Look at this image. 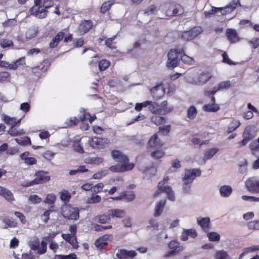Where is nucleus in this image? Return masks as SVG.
Listing matches in <instances>:
<instances>
[{
	"label": "nucleus",
	"instance_id": "f257e3e1",
	"mask_svg": "<svg viewBox=\"0 0 259 259\" xmlns=\"http://www.w3.org/2000/svg\"><path fill=\"white\" fill-rule=\"evenodd\" d=\"M183 48H179L171 49L168 53V60L167 67L169 68H174L178 65L179 62V55L184 52Z\"/></svg>",
	"mask_w": 259,
	"mask_h": 259
},
{
	"label": "nucleus",
	"instance_id": "f03ea898",
	"mask_svg": "<svg viewBox=\"0 0 259 259\" xmlns=\"http://www.w3.org/2000/svg\"><path fill=\"white\" fill-rule=\"evenodd\" d=\"M164 10L165 15L170 17L181 15L184 12L183 8L180 5L174 3L164 4Z\"/></svg>",
	"mask_w": 259,
	"mask_h": 259
},
{
	"label": "nucleus",
	"instance_id": "7ed1b4c3",
	"mask_svg": "<svg viewBox=\"0 0 259 259\" xmlns=\"http://www.w3.org/2000/svg\"><path fill=\"white\" fill-rule=\"evenodd\" d=\"M62 215L69 220H77L79 218V210L77 208L72 207L69 205L62 207Z\"/></svg>",
	"mask_w": 259,
	"mask_h": 259
},
{
	"label": "nucleus",
	"instance_id": "20e7f679",
	"mask_svg": "<svg viewBox=\"0 0 259 259\" xmlns=\"http://www.w3.org/2000/svg\"><path fill=\"white\" fill-rule=\"evenodd\" d=\"M48 172L45 171H39L35 173L36 178L32 181L27 182L25 186L29 187L35 184H42L50 180V177L47 175Z\"/></svg>",
	"mask_w": 259,
	"mask_h": 259
},
{
	"label": "nucleus",
	"instance_id": "39448f33",
	"mask_svg": "<svg viewBox=\"0 0 259 259\" xmlns=\"http://www.w3.org/2000/svg\"><path fill=\"white\" fill-rule=\"evenodd\" d=\"M246 189L252 193H259V180L256 177L247 179L245 182Z\"/></svg>",
	"mask_w": 259,
	"mask_h": 259
},
{
	"label": "nucleus",
	"instance_id": "423d86ee",
	"mask_svg": "<svg viewBox=\"0 0 259 259\" xmlns=\"http://www.w3.org/2000/svg\"><path fill=\"white\" fill-rule=\"evenodd\" d=\"M90 146L94 149L103 148L108 145L110 141L107 138L94 137L90 139L88 141Z\"/></svg>",
	"mask_w": 259,
	"mask_h": 259
},
{
	"label": "nucleus",
	"instance_id": "0eeeda50",
	"mask_svg": "<svg viewBox=\"0 0 259 259\" xmlns=\"http://www.w3.org/2000/svg\"><path fill=\"white\" fill-rule=\"evenodd\" d=\"M161 184H162V182L158 183V189L155 192L154 195L156 196L161 192H164L166 194L167 198L169 200L174 201L175 200V196L171 188L168 186H164L162 188Z\"/></svg>",
	"mask_w": 259,
	"mask_h": 259
},
{
	"label": "nucleus",
	"instance_id": "6e6552de",
	"mask_svg": "<svg viewBox=\"0 0 259 259\" xmlns=\"http://www.w3.org/2000/svg\"><path fill=\"white\" fill-rule=\"evenodd\" d=\"M201 175V170L199 168L187 169L185 171L183 181L192 183L196 177Z\"/></svg>",
	"mask_w": 259,
	"mask_h": 259
},
{
	"label": "nucleus",
	"instance_id": "1a4fd4ad",
	"mask_svg": "<svg viewBox=\"0 0 259 259\" xmlns=\"http://www.w3.org/2000/svg\"><path fill=\"white\" fill-rule=\"evenodd\" d=\"M168 247L171 249L168 251L165 255V257H171L174 255L179 253L183 250V247L180 245V243L176 241H171L168 244Z\"/></svg>",
	"mask_w": 259,
	"mask_h": 259
},
{
	"label": "nucleus",
	"instance_id": "9d476101",
	"mask_svg": "<svg viewBox=\"0 0 259 259\" xmlns=\"http://www.w3.org/2000/svg\"><path fill=\"white\" fill-rule=\"evenodd\" d=\"M134 166L135 165L133 163L130 164H117L115 165L110 167L109 169L112 172H124L132 170L134 168Z\"/></svg>",
	"mask_w": 259,
	"mask_h": 259
},
{
	"label": "nucleus",
	"instance_id": "9b49d317",
	"mask_svg": "<svg viewBox=\"0 0 259 259\" xmlns=\"http://www.w3.org/2000/svg\"><path fill=\"white\" fill-rule=\"evenodd\" d=\"M240 6L241 4L239 0H232L228 5L224 8H222L221 14L223 15H225L231 13L237 7Z\"/></svg>",
	"mask_w": 259,
	"mask_h": 259
},
{
	"label": "nucleus",
	"instance_id": "f8f14e48",
	"mask_svg": "<svg viewBox=\"0 0 259 259\" xmlns=\"http://www.w3.org/2000/svg\"><path fill=\"white\" fill-rule=\"evenodd\" d=\"M30 12L31 15L41 19L47 16L48 11L43 6H39L38 7H32L30 9Z\"/></svg>",
	"mask_w": 259,
	"mask_h": 259
},
{
	"label": "nucleus",
	"instance_id": "ddd939ff",
	"mask_svg": "<svg viewBox=\"0 0 259 259\" xmlns=\"http://www.w3.org/2000/svg\"><path fill=\"white\" fill-rule=\"evenodd\" d=\"M153 98L155 100L160 99L165 94V90L161 84L157 85L151 89Z\"/></svg>",
	"mask_w": 259,
	"mask_h": 259
},
{
	"label": "nucleus",
	"instance_id": "4468645a",
	"mask_svg": "<svg viewBox=\"0 0 259 259\" xmlns=\"http://www.w3.org/2000/svg\"><path fill=\"white\" fill-rule=\"evenodd\" d=\"M137 252L135 250H127L124 249L118 250L116 253V256L119 259H127L134 258L137 255Z\"/></svg>",
	"mask_w": 259,
	"mask_h": 259
},
{
	"label": "nucleus",
	"instance_id": "2eb2a0df",
	"mask_svg": "<svg viewBox=\"0 0 259 259\" xmlns=\"http://www.w3.org/2000/svg\"><path fill=\"white\" fill-rule=\"evenodd\" d=\"M112 158L116 161L122 164H130L127 157L119 150H113L111 152Z\"/></svg>",
	"mask_w": 259,
	"mask_h": 259
},
{
	"label": "nucleus",
	"instance_id": "dca6fc26",
	"mask_svg": "<svg viewBox=\"0 0 259 259\" xmlns=\"http://www.w3.org/2000/svg\"><path fill=\"white\" fill-rule=\"evenodd\" d=\"M112 237V235H104L95 241V245L99 249H102L108 244L107 241Z\"/></svg>",
	"mask_w": 259,
	"mask_h": 259
},
{
	"label": "nucleus",
	"instance_id": "f3484780",
	"mask_svg": "<svg viewBox=\"0 0 259 259\" xmlns=\"http://www.w3.org/2000/svg\"><path fill=\"white\" fill-rule=\"evenodd\" d=\"M93 26V22L91 20H84L78 26V31L81 34L88 32Z\"/></svg>",
	"mask_w": 259,
	"mask_h": 259
},
{
	"label": "nucleus",
	"instance_id": "a211bd4d",
	"mask_svg": "<svg viewBox=\"0 0 259 259\" xmlns=\"http://www.w3.org/2000/svg\"><path fill=\"white\" fill-rule=\"evenodd\" d=\"M226 35L228 40L231 44L236 43L239 40L238 33L235 29H227L226 30Z\"/></svg>",
	"mask_w": 259,
	"mask_h": 259
},
{
	"label": "nucleus",
	"instance_id": "6ab92c4d",
	"mask_svg": "<svg viewBox=\"0 0 259 259\" xmlns=\"http://www.w3.org/2000/svg\"><path fill=\"white\" fill-rule=\"evenodd\" d=\"M257 133V130L254 126L249 125L246 127L243 133V137H246L250 141L253 139Z\"/></svg>",
	"mask_w": 259,
	"mask_h": 259
},
{
	"label": "nucleus",
	"instance_id": "aec40b11",
	"mask_svg": "<svg viewBox=\"0 0 259 259\" xmlns=\"http://www.w3.org/2000/svg\"><path fill=\"white\" fill-rule=\"evenodd\" d=\"M210 219L208 217L198 218L197 220V224L205 232L209 231L210 228Z\"/></svg>",
	"mask_w": 259,
	"mask_h": 259
},
{
	"label": "nucleus",
	"instance_id": "412c9836",
	"mask_svg": "<svg viewBox=\"0 0 259 259\" xmlns=\"http://www.w3.org/2000/svg\"><path fill=\"white\" fill-rule=\"evenodd\" d=\"M197 236V233L195 229H184L181 235V239L183 241H186L188 239V236L191 238H195Z\"/></svg>",
	"mask_w": 259,
	"mask_h": 259
},
{
	"label": "nucleus",
	"instance_id": "4be33fe9",
	"mask_svg": "<svg viewBox=\"0 0 259 259\" xmlns=\"http://www.w3.org/2000/svg\"><path fill=\"white\" fill-rule=\"evenodd\" d=\"M0 196L5 198L9 202H12L15 198L12 192L7 188L0 186Z\"/></svg>",
	"mask_w": 259,
	"mask_h": 259
},
{
	"label": "nucleus",
	"instance_id": "5701e85b",
	"mask_svg": "<svg viewBox=\"0 0 259 259\" xmlns=\"http://www.w3.org/2000/svg\"><path fill=\"white\" fill-rule=\"evenodd\" d=\"M64 35V32L63 31H60L51 39L49 44V47L51 49H54L57 47L60 41L63 39Z\"/></svg>",
	"mask_w": 259,
	"mask_h": 259
},
{
	"label": "nucleus",
	"instance_id": "b1692460",
	"mask_svg": "<svg viewBox=\"0 0 259 259\" xmlns=\"http://www.w3.org/2000/svg\"><path fill=\"white\" fill-rule=\"evenodd\" d=\"M148 146L150 148H159L161 147L163 144L158 138L156 134L153 135L148 141Z\"/></svg>",
	"mask_w": 259,
	"mask_h": 259
},
{
	"label": "nucleus",
	"instance_id": "393cba45",
	"mask_svg": "<svg viewBox=\"0 0 259 259\" xmlns=\"http://www.w3.org/2000/svg\"><path fill=\"white\" fill-rule=\"evenodd\" d=\"M211 104L204 105L203 106V109L207 112H216L220 109V107L218 104H215V99L214 97H211Z\"/></svg>",
	"mask_w": 259,
	"mask_h": 259
},
{
	"label": "nucleus",
	"instance_id": "a878e982",
	"mask_svg": "<svg viewBox=\"0 0 259 259\" xmlns=\"http://www.w3.org/2000/svg\"><path fill=\"white\" fill-rule=\"evenodd\" d=\"M3 120L6 124L11 125V127H14L20 123L21 119L17 120L16 117H11L8 115H3Z\"/></svg>",
	"mask_w": 259,
	"mask_h": 259
},
{
	"label": "nucleus",
	"instance_id": "bb28decb",
	"mask_svg": "<svg viewBox=\"0 0 259 259\" xmlns=\"http://www.w3.org/2000/svg\"><path fill=\"white\" fill-rule=\"evenodd\" d=\"M233 189L229 185H223L220 188L219 192L223 197H228L232 193Z\"/></svg>",
	"mask_w": 259,
	"mask_h": 259
},
{
	"label": "nucleus",
	"instance_id": "cd10ccee",
	"mask_svg": "<svg viewBox=\"0 0 259 259\" xmlns=\"http://www.w3.org/2000/svg\"><path fill=\"white\" fill-rule=\"evenodd\" d=\"M108 212L109 213V215H110L111 218H121L125 214L124 210L119 209H111L108 210Z\"/></svg>",
	"mask_w": 259,
	"mask_h": 259
},
{
	"label": "nucleus",
	"instance_id": "c85d7f7f",
	"mask_svg": "<svg viewBox=\"0 0 259 259\" xmlns=\"http://www.w3.org/2000/svg\"><path fill=\"white\" fill-rule=\"evenodd\" d=\"M174 109V107L171 105H168L167 102L164 101L160 105V114H167Z\"/></svg>",
	"mask_w": 259,
	"mask_h": 259
},
{
	"label": "nucleus",
	"instance_id": "c756f323",
	"mask_svg": "<svg viewBox=\"0 0 259 259\" xmlns=\"http://www.w3.org/2000/svg\"><path fill=\"white\" fill-rule=\"evenodd\" d=\"M95 220L101 224H106L110 222L111 217L107 211L106 213L96 216Z\"/></svg>",
	"mask_w": 259,
	"mask_h": 259
},
{
	"label": "nucleus",
	"instance_id": "7c9ffc66",
	"mask_svg": "<svg viewBox=\"0 0 259 259\" xmlns=\"http://www.w3.org/2000/svg\"><path fill=\"white\" fill-rule=\"evenodd\" d=\"M29 246L33 250H38L40 246L39 239L34 236L30 239L29 241Z\"/></svg>",
	"mask_w": 259,
	"mask_h": 259
},
{
	"label": "nucleus",
	"instance_id": "2f4dec72",
	"mask_svg": "<svg viewBox=\"0 0 259 259\" xmlns=\"http://www.w3.org/2000/svg\"><path fill=\"white\" fill-rule=\"evenodd\" d=\"M8 133L12 137H17L25 134V132L22 128L18 129L14 126L10 127Z\"/></svg>",
	"mask_w": 259,
	"mask_h": 259
},
{
	"label": "nucleus",
	"instance_id": "473e14b6",
	"mask_svg": "<svg viewBox=\"0 0 259 259\" xmlns=\"http://www.w3.org/2000/svg\"><path fill=\"white\" fill-rule=\"evenodd\" d=\"M25 64V58L22 57V58H21L18 59L15 62H14L12 64H9L8 63V68L10 69L15 70L18 67V66L19 65H24Z\"/></svg>",
	"mask_w": 259,
	"mask_h": 259
},
{
	"label": "nucleus",
	"instance_id": "72a5a7b5",
	"mask_svg": "<svg viewBox=\"0 0 259 259\" xmlns=\"http://www.w3.org/2000/svg\"><path fill=\"white\" fill-rule=\"evenodd\" d=\"M165 204V200H160L158 203V204L155 206V213H154V216L155 217H158L159 216L163 209V208Z\"/></svg>",
	"mask_w": 259,
	"mask_h": 259
},
{
	"label": "nucleus",
	"instance_id": "f704fd0d",
	"mask_svg": "<svg viewBox=\"0 0 259 259\" xmlns=\"http://www.w3.org/2000/svg\"><path fill=\"white\" fill-rule=\"evenodd\" d=\"M15 140L20 145L27 146L31 145L30 139L27 136L21 137L20 138H16L15 139Z\"/></svg>",
	"mask_w": 259,
	"mask_h": 259
},
{
	"label": "nucleus",
	"instance_id": "c9c22d12",
	"mask_svg": "<svg viewBox=\"0 0 259 259\" xmlns=\"http://www.w3.org/2000/svg\"><path fill=\"white\" fill-rule=\"evenodd\" d=\"M231 87V83L230 80L223 81L219 83L218 87H216L217 91L227 90Z\"/></svg>",
	"mask_w": 259,
	"mask_h": 259
},
{
	"label": "nucleus",
	"instance_id": "e433bc0d",
	"mask_svg": "<svg viewBox=\"0 0 259 259\" xmlns=\"http://www.w3.org/2000/svg\"><path fill=\"white\" fill-rule=\"evenodd\" d=\"M240 125V122L239 120L236 119H233L231 121V122L229 123L227 131L228 133H231L235 130L238 127H239Z\"/></svg>",
	"mask_w": 259,
	"mask_h": 259
},
{
	"label": "nucleus",
	"instance_id": "4c0bfd02",
	"mask_svg": "<svg viewBox=\"0 0 259 259\" xmlns=\"http://www.w3.org/2000/svg\"><path fill=\"white\" fill-rule=\"evenodd\" d=\"M257 250H259V245L256 246H252L244 248L242 253L239 255V259L243 258L245 254Z\"/></svg>",
	"mask_w": 259,
	"mask_h": 259
},
{
	"label": "nucleus",
	"instance_id": "58836bf2",
	"mask_svg": "<svg viewBox=\"0 0 259 259\" xmlns=\"http://www.w3.org/2000/svg\"><path fill=\"white\" fill-rule=\"evenodd\" d=\"M218 151V149L213 148L206 151L204 155V160H206L211 159Z\"/></svg>",
	"mask_w": 259,
	"mask_h": 259
},
{
	"label": "nucleus",
	"instance_id": "ea45409f",
	"mask_svg": "<svg viewBox=\"0 0 259 259\" xmlns=\"http://www.w3.org/2000/svg\"><path fill=\"white\" fill-rule=\"evenodd\" d=\"M197 114V110L196 107L192 105L187 110V117L190 119H193Z\"/></svg>",
	"mask_w": 259,
	"mask_h": 259
},
{
	"label": "nucleus",
	"instance_id": "a19ab883",
	"mask_svg": "<svg viewBox=\"0 0 259 259\" xmlns=\"http://www.w3.org/2000/svg\"><path fill=\"white\" fill-rule=\"evenodd\" d=\"M53 208V206L52 205L50 206L49 209L46 210L44 213L41 215L40 218L42 222L46 224L48 223L50 219V213L54 211V210L52 208Z\"/></svg>",
	"mask_w": 259,
	"mask_h": 259
},
{
	"label": "nucleus",
	"instance_id": "79ce46f5",
	"mask_svg": "<svg viewBox=\"0 0 259 259\" xmlns=\"http://www.w3.org/2000/svg\"><path fill=\"white\" fill-rule=\"evenodd\" d=\"M148 108L153 113L160 114V105L157 103L151 101V104L149 105Z\"/></svg>",
	"mask_w": 259,
	"mask_h": 259
},
{
	"label": "nucleus",
	"instance_id": "37998d69",
	"mask_svg": "<svg viewBox=\"0 0 259 259\" xmlns=\"http://www.w3.org/2000/svg\"><path fill=\"white\" fill-rule=\"evenodd\" d=\"M56 200V197L55 194L51 193V194H48L46 199L44 200V202L48 204L51 205V206L53 205L55 202Z\"/></svg>",
	"mask_w": 259,
	"mask_h": 259
},
{
	"label": "nucleus",
	"instance_id": "c03bdc74",
	"mask_svg": "<svg viewBox=\"0 0 259 259\" xmlns=\"http://www.w3.org/2000/svg\"><path fill=\"white\" fill-rule=\"evenodd\" d=\"M151 121L156 125H159L165 122V118L161 116L155 115L151 117Z\"/></svg>",
	"mask_w": 259,
	"mask_h": 259
},
{
	"label": "nucleus",
	"instance_id": "a18cd8bd",
	"mask_svg": "<svg viewBox=\"0 0 259 259\" xmlns=\"http://www.w3.org/2000/svg\"><path fill=\"white\" fill-rule=\"evenodd\" d=\"M207 236L210 241H219L221 238L220 234L215 232L207 233Z\"/></svg>",
	"mask_w": 259,
	"mask_h": 259
},
{
	"label": "nucleus",
	"instance_id": "49530a36",
	"mask_svg": "<svg viewBox=\"0 0 259 259\" xmlns=\"http://www.w3.org/2000/svg\"><path fill=\"white\" fill-rule=\"evenodd\" d=\"M210 78L208 73H202L200 74L198 78V82L200 84L205 83Z\"/></svg>",
	"mask_w": 259,
	"mask_h": 259
},
{
	"label": "nucleus",
	"instance_id": "de8ad7c7",
	"mask_svg": "<svg viewBox=\"0 0 259 259\" xmlns=\"http://www.w3.org/2000/svg\"><path fill=\"white\" fill-rule=\"evenodd\" d=\"M3 222L5 224V226L4 227V229H7L8 228H14L17 226V223L12 219H4Z\"/></svg>",
	"mask_w": 259,
	"mask_h": 259
},
{
	"label": "nucleus",
	"instance_id": "09e8293b",
	"mask_svg": "<svg viewBox=\"0 0 259 259\" xmlns=\"http://www.w3.org/2000/svg\"><path fill=\"white\" fill-rule=\"evenodd\" d=\"M182 61L186 64H188L189 65L193 64L194 63V60L193 58L188 56V55L184 54L181 56Z\"/></svg>",
	"mask_w": 259,
	"mask_h": 259
},
{
	"label": "nucleus",
	"instance_id": "8fccbe9b",
	"mask_svg": "<svg viewBox=\"0 0 259 259\" xmlns=\"http://www.w3.org/2000/svg\"><path fill=\"white\" fill-rule=\"evenodd\" d=\"M42 69L43 67H40V66H36L32 68V72L36 77L39 78L41 76L43 72Z\"/></svg>",
	"mask_w": 259,
	"mask_h": 259
},
{
	"label": "nucleus",
	"instance_id": "3c124183",
	"mask_svg": "<svg viewBox=\"0 0 259 259\" xmlns=\"http://www.w3.org/2000/svg\"><path fill=\"white\" fill-rule=\"evenodd\" d=\"M113 4V3L110 1L104 2L101 7L100 12L103 14L105 13L110 9Z\"/></svg>",
	"mask_w": 259,
	"mask_h": 259
},
{
	"label": "nucleus",
	"instance_id": "603ef678",
	"mask_svg": "<svg viewBox=\"0 0 259 259\" xmlns=\"http://www.w3.org/2000/svg\"><path fill=\"white\" fill-rule=\"evenodd\" d=\"M122 194L123 199L125 198L126 200L128 202L132 201L135 198V195L133 192H123Z\"/></svg>",
	"mask_w": 259,
	"mask_h": 259
},
{
	"label": "nucleus",
	"instance_id": "864d4df0",
	"mask_svg": "<svg viewBox=\"0 0 259 259\" xmlns=\"http://www.w3.org/2000/svg\"><path fill=\"white\" fill-rule=\"evenodd\" d=\"M110 65V62L106 60H102L99 62V68L101 71L106 69Z\"/></svg>",
	"mask_w": 259,
	"mask_h": 259
},
{
	"label": "nucleus",
	"instance_id": "5fc2aeb1",
	"mask_svg": "<svg viewBox=\"0 0 259 259\" xmlns=\"http://www.w3.org/2000/svg\"><path fill=\"white\" fill-rule=\"evenodd\" d=\"M88 116H90L89 113H86L84 109H81L80 110V115L79 116V122L84 121L88 119Z\"/></svg>",
	"mask_w": 259,
	"mask_h": 259
},
{
	"label": "nucleus",
	"instance_id": "6e6d98bb",
	"mask_svg": "<svg viewBox=\"0 0 259 259\" xmlns=\"http://www.w3.org/2000/svg\"><path fill=\"white\" fill-rule=\"evenodd\" d=\"M229 257L227 252L223 250L217 252L215 259H227Z\"/></svg>",
	"mask_w": 259,
	"mask_h": 259
},
{
	"label": "nucleus",
	"instance_id": "4d7b16f0",
	"mask_svg": "<svg viewBox=\"0 0 259 259\" xmlns=\"http://www.w3.org/2000/svg\"><path fill=\"white\" fill-rule=\"evenodd\" d=\"M164 155V152L162 150H157L151 153V156L155 159L162 158Z\"/></svg>",
	"mask_w": 259,
	"mask_h": 259
},
{
	"label": "nucleus",
	"instance_id": "13d9d810",
	"mask_svg": "<svg viewBox=\"0 0 259 259\" xmlns=\"http://www.w3.org/2000/svg\"><path fill=\"white\" fill-rule=\"evenodd\" d=\"M181 37L183 40L186 41L191 40L194 38L190 30L183 32L182 34Z\"/></svg>",
	"mask_w": 259,
	"mask_h": 259
},
{
	"label": "nucleus",
	"instance_id": "bf43d9fd",
	"mask_svg": "<svg viewBox=\"0 0 259 259\" xmlns=\"http://www.w3.org/2000/svg\"><path fill=\"white\" fill-rule=\"evenodd\" d=\"M101 198L99 195L93 194L91 197L88 198V202L89 203H96L100 202Z\"/></svg>",
	"mask_w": 259,
	"mask_h": 259
},
{
	"label": "nucleus",
	"instance_id": "052dcab7",
	"mask_svg": "<svg viewBox=\"0 0 259 259\" xmlns=\"http://www.w3.org/2000/svg\"><path fill=\"white\" fill-rule=\"evenodd\" d=\"M79 122V120L76 117H71L69 119H67L65 123L69 126L76 125Z\"/></svg>",
	"mask_w": 259,
	"mask_h": 259
},
{
	"label": "nucleus",
	"instance_id": "680f3d73",
	"mask_svg": "<svg viewBox=\"0 0 259 259\" xmlns=\"http://www.w3.org/2000/svg\"><path fill=\"white\" fill-rule=\"evenodd\" d=\"M190 31L193 35V37L195 38L202 32V29L201 27L197 26L193 27L190 30Z\"/></svg>",
	"mask_w": 259,
	"mask_h": 259
},
{
	"label": "nucleus",
	"instance_id": "e2e57ef3",
	"mask_svg": "<svg viewBox=\"0 0 259 259\" xmlns=\"http://www.w3.org/2000/svg\"><path fill=\"white\" fill-rule=\"evenodd\" d=\"M48 242L42 239L41 241V248L37 251L39 254H44L47 251Z\"/></svg>",
	"mask_w": 259,
	"mask_h": 259
},
{
	"label": "nucleus",
	"instance_id": "0e129e2a",
	"mask_svg": "<svg viewBox=\"0 0 259 259\" xmlns=\"http://www.w3.org/2000/svg\"><path fill=\"white\" fill-rule=\"evenodd\" d=\"M104 184L102 183H99L94 186H92V192L94 193H98L102 191L103 188Z\"/></svg>",
	"mask_w": 259,
	"mask_h": 259
},
{
	"label": "nucleus",
	"instance_id": "69168bd1",
	"mask_svg": "<svg viewBox=\"0 0 259 259\" xmlns=\"http://www.w3.org/2000/svg\"><path fill=\"white\" fill-rule=\"evenodd\" d=\"M10 78V75L9 72L3 71L0 72V82L9 81Z\"/></svg>",
	"mask_w": 259,
	"mask_h": 259
},
{
	"label": "nucleus",
	"instance_id": "338daca9",
	"mask_svg": "<svg viewBox=\"0 0 259 259\" xmlns=\"http://www.w3.org/2000/svg\"><path fill=\"white\" fill-rule=\"evenodd\" d=\"M29 200L32 203L38 204L41 202L42 199L37 195H31L29 197Z\"/></svg>",
	"mask_w": 259,
	"mask_h": 259
},
{
	"label": "nucleus",
	"instance_id": "774afa93",
	"mask_svg": "<svg viewBox=\"0 0 259 259\" xmlns=\"http://www.w3.org/2000/svg\"><path fill=\"white\" fill-rule=\"evenodd\" d=\"M103 161L101 157H93L88 159L87 163L94 164H99Z\"/></svg>",
	"mask_w": 259,
	"mask_h": 259
}]
</instances>
